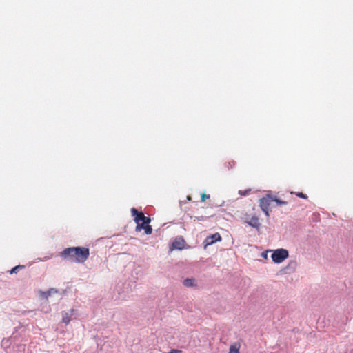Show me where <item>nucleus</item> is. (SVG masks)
I'll use <instances>...</instances> for the list:
<instances>
[{
  "label": "nucleus",
  "mask_w": 353,
  "mask_h": 353,
  "mask_svg": "<svg viewBox=\"0 0 353 353\" xmlns=\"http://www.w3.org/2000/svg\"><path fill=\"white\" fill-rule=\"evenodd\" d=\"M90 256V250L85 247H70L64 249L60 256L77 263H83Z\"/></svg>",
  "instance_id": "1"
},
{
  "label": "nucleus",
  "mask_w": 353,
  "mask_h": 353,
  "mask_svg": "<svg viewBox=\"0 0 353 353\" xmlns=\"http://www.w3.org/2000/svg\"><path fill=\"white\" fill-rule=\"evenodd\" d=\"M255 208H252L253 212L251 214H246L245 215L244 219L245 222L249 224L250 226L259 229L261 226V223L259 222V214L256 212H254Z\"/></svg>",
  "instance_id": "2"
},
{
  "label": "nucleus",
  "mask_w": 353,
  "mask_h": 353,
  "mask_svg": "<svg viewBox=\"0 0 353 353\" xmlns=\"http://www.w3.org/2000/svg\"><path fill=\"white\" fill-rule=\"evenodd\" d=\"M288 256V251L285 249L281 248L274 250L271 256V258L274 263H280L286 259Z\"/></svg>",
  "instance_id": "3"
},
{
  "label": "nucleus",
  "mask_w": 353,
  "mask_h": 353,
  "mask_svg": "<svg viewBox=\"0 0 353 353\" xmlns=\"http://www.w3.org/2000/svg\"><path fill=\"white\" fill-rule=\"evenodd\" d=\"M273 201L272 195L267 194L265 196L260 199L259 203L260 208L262 211L265 214L266 216H269V208L270 205V203Z\"/></svg>",
  "instance_id": "4"
},
{
  "label": "nucleus",
  "mask_w": 353,
  "mask_h": 353,
  "mask_svg": "<svg viewBox=\"0 0 353 353\" xmlns=\"http://www.w3.org/2000/svg\"><path fill=\"white\" fill-rule=\"evenodd\" d=\"M130 211L136 223L141 221H145V223H150L151 222L150 217L145 216L142 212H139L136 208H132Z\"/></svg>",
  "instance_id": "5"
},
{
  "label": "nucleus",
  "mask_w": 353,
  "mask_h": 353,
  "mask_svg": "<svg viewBox=\"0 0 353 353\" xmlns=\"http://www.w3.org/2000/svg\"><path fill=\"white\" fill-rule=\"evenodd\" d=\"M142 230H144L145 234H151L152 233V228L149 223H145V221H141L137 223L135 228L136 232H141Z\"/></svg>",
  "instance_id": "6"
},
{
  "label": "nucleus",
  "mask_w": 353,
  "mask_h": 353,
  "mask_svg": "<svg viewBox=\"0 0 353 353\" xmlns=\"http://www.w3.org/2000/svg\"><path fill=\"white\" fill-rule=\"evenodd\" d=\"M221 240V235L219 233H215L208 236L205 240V243H206V245H212L217 241H220Z\"/></svg>",
  "instance_id": "7"
},
{
  "label": "nucleus",
  "mask_w": 353,
  "mask_h": 353,
  "mask_svg": "<svg viewBox=\"0 0 353 353\" xmlns=\"http://www.w3.org/2000/svg\"><path fill=\"white\" fill-rule=\"evenodd\" d=\"M185 241L182 238H176L172 244L173 249L181 250L183 248Z\"/></svg>",
  "instance_id": "8"
},
{
  "label": "nucleus",
  "mask_w": 353,
  "mask_h": 353,
  "mask_svg": "<svg viewBox=\"0 0 353 353\" xmlns=\"http://www.w3.org/2000/svg\"><path fill=\"white\" fill-rule=\"evenodd\" d=\"M74 310L72 309L69 312H62V321L68 325L70 322L71 316L74 314Z\"/></svg>",
  "instance_id": "9"
},
{
  "label": "nucleus",
  "mask_w": 353,
  "mask_h": 353,
  "mask_svg": "<svg viewBox=\"0 0 353 353\" xmlns=\"http://www.w3.org/2000/svg\"><path fill=\"white\" fill-rule=\"evenodd\" d=\"M183 283L185 287H194L196 285V280L193 278L185 279Z\"/></svg>",
  "instance_id": "10"
},
{
  "label": "nucleus",
  "mask_w": 353,
  "mask_h": 353,
  "mask_svg": "<svg viewBox=\"0 0 353 353\" xmlns=\"http://www.w3.org/2000/svg\"><path fill=\"white\" fill-rule=\"evenodd\" d=\"M240 344L238 343H234L230 346L229 352L228 353H239Z\"/></svg>",
  "instance_id": "11"
},
{
  "label": "nucleus",
  "mask_w": 353,
  "mask_h": 353,
  "mask_svg": "<svg viewBox=\"0 0 353 353\" xmlns=\"http://www.w3.org/2000/svg\"><path fill=\"white\" fill-rule=\"evenodd\" d=\"M273 201L276 202L277 205H287L288 202L279 199L276 196L272 195Z\"/></svg>",
  "instance_id": "12"
},
{
  "label": "nucleus",
  "mask_w": 353,
  "mask_h": 353,
  "mask_svg": "<svg viewBox=\"0 0 353 353\" xmlns=\"http://www.w3.org/2000/svg\"><path fill=\"white\" fill-rule=\"evenodd\" d=\"M23 268V265L15 266L13 268H12V270H10V274L17 273L18 269H22Z\"/></svg>",
  "instance_id": "13"
},
{
  "label": "nucleus",
  "mask_w": 353,
  "mask_h": 353,
  "mask_svg": "<svg viewBox=\"0 0 353 353\" xmlns=\"http://www.w3.org/2000/svg\"><path fill=\"white\" fill-rule=\"evenodd\" d=\"M251 190H239V193L241 196H246L250 192Z\"/></svg>",
  "instance_id": "14"
},
{
  "label": "nucleus",
  "mask_w": 353,
  "mask_h": 353,
  "mask_svg": "<svg viewBox=\"0 0 353 353\" xmlns=\"http://www.w3.org/2000/svg\"><path fill=\"white\" fill-rule=\"evenodd\" d=\"M225 165L228 168H233L235 165V162L234 161H231L225 163Z\"/></svg>",
  "instance_id": "15"
},
{
  "label": "nucleus",
  "mask_w": 353,
  "mask_h": 353,
  "mask_svg": "<svg viewBox=\"0 0 353 353\" xmlns=\"http://www.w3.org/2000/svg\"><path fill=\"white\" fill-rule=\"evenodd\" d=\"M296 195L299 198H302L304 199H307V196L306 194H303V192H297V193H296Z\"/></svg>",
  "instance_id": "16"
},
{
  "label": "nucleus",
  "mask_w": 353,
  "mask_h": 353,
  "mask_svg": "<svg viewBox=\"0 0 353 353\" xmlns=\"http://www.w3.org/2000/svg\"><path fill=\"white\" fill-rule=\"evenodd\" d=\"M209 197H210V195L205 194H202L201 197V201H205Z\"/></svg>",
  "instance_id": "17"
},
{
  "label": "nucleus",
  "mask_w": 353,
  "mask_h": 353,
  "mask_svg": "<svg viewBox=\"0 0 353 353\" xmlns=\"http://www.w3.org/2000/svg\"><path fill=\"white\" fill-rule=\"evenodd\" d=\"M52 290H53L52 289L51 290L43 292V295L45 296L46 298H48V296H50Z\"/></svg>",
  "instance_id": "18"
},
{
  "label": "nucleus",
  "mask_w": 353,
  "mask_h": 353,
  "mask_svg": "<svg viewBox=\"0 0 353 353\" xmlns=\"http://www.w3.org/2000/svg\"><path fill=\"white\" fill-rule=\"evenodd\" d=\"M168 353H181V351L176 349H172Z\"/></svg>",
  "instance_id": "19"
},
{
  "label": "nucleus",
  "mask_w": 353,
  "mask_h": 353,
  "mask_svg": "<svg viewBox=\"0 0 353 353\" xmlns=\"http://www.w3.org/2000/svg\"><path fill=\"white\" fill-rule=\"evenodd\" d=\"M187 199H188V200H189V201H190V200H191V197H190V196H188L187 197Z\"/></svg>",
  "instance_id": "20"
},
{
  "label": "nucleus",
  "mask_w": 353,
  "mask_h": 353,
  "mask_svg": "<svg viewBox=\"0 0 353 353\" xmlns=\"http://www.w3.org/2000/svg\"><path fill=\"white\" fill-rule=\"evenodd\" d=\"M199 220H204V218L202 216L201 219H199Z\"/></svg>",
  "instance_id": "21"
}]
</instances>
